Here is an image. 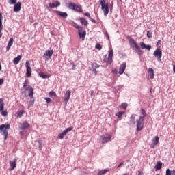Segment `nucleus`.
Here are the masks:
<instances>
[{"label": "nucleus", "mask_w": 175, "mask_h": 175, "mask_svg": "<svg viewBox=\"0 0 175 175\" xmlns=\"http://www.w3.org/2000/svg\"><path fill=\"white\" fill-rule=\"evenodd\" d=\"M44 100L46 101V103H51V98H50L45 97Z\"/></svg>", "instance_id": "nucleus-48"}, {"label": "nucleus", "mask_w": 175, "mask_h": 175, "mask_svg": "<svg viewBox=\"0 0 175 175\" xmlns=\"http://www.w3.org/2000/svg\"><path fill=\"white\" fill-rule=\"evenodd\" d=\"M25 91L27 92V96L30 98H32L33 96V88L31 87V85H29L26 89H25Z\"/></svg>", "instance_id": "nucleus-11"}, {"label": "nucleus", "mask_w": 175, "mask_h": 175, "mask_svg": "<svg viewBox=\"0 0 175 175\" xmlns=\"http://www.w3.org/2000/svg\"><path fill=\"white\" fill-rule=\"evenodd\" d=\"M100 5H101L104 16H107L109 14V3H106V0H102L100 2Z\"/></svg>", "instance_id": "nucleus-3"}, {"label": "nucleus", "mask_w": 175, "mask_h": 175, "mask_svg": "<svg viewBox=\"0 0 175 175\" xmlns=\"http://www.w3.org/2000/svg\"><path fill=\"white\" fill-rule=\"evenodd\" d=\"M68 8L71 9L72 10H75V12L83 13V9H81V7L75 3H68Z\"/></svg>", "instance_id": "nucleus-2"}, {"label": "nucleus", "mask_w": 175, "mask_h": 175, "mask_svg": "<svg viewBox=\"0 0 175 175\" xmlns=\"http://www.w3.org/2000/svg\"><path fill=\"white\" fill-rule=\"evenodd\" d=\"M113 8H114V0H112L111 4L109 5V9H110L111 12V10H113Z\"/></svg>", "instance_id": "nucleus-38"}, {"label": "nucleus", "mask_w": 175, "mask_h": 175, "mask_svg": "<svg viewBox=\"0 0 175 175\" xmlns=\"http://www.w3.org/2000/svg\"><path fill=\"white\" fill-rule=\"evenodd\" d=\"M124 111H119V112H118L117 113H116V117L120 118V117H121V116H122V114H124Z\"/></svg>", "instance_id": "nucleus-43"}, {"label": "nucleus", "mask_w": 175, "mask_h": 175, "mask_svg": "<svg viewBox=\"0 0 175 175\" xmlns=\"http://www.w3.org/2000/svg\"><path fill=\"white\" fill-rule=\"evenodd\" d=\"M17 3V0H9L8 1V3H10V5H14Z\"/></svg>", "instance_id": "nucleus-39"}, {"label": "nucleus", "mask_w": 175, "mask_h": 175, "mask_svg": "<svg viewBox=\"0 0 175 175\" xmlns=\"http://www.w3.org/2000/svg\"><path fill=\"white\" fill-rule=\"evenodd\" d=\"M3 17L2 16V12H0V38H2V31H3V25H2V20Z\"/></svg>", "instance_id": "nucleus-17"}, {"label": "nucleus", "mask_w": 175, "mask_h": 175, "mask_svg": "<svg viewBox=\"0 0 175 175\" xmlns=\"http://www.w3.org/2000/svg\"><path fill=\"white\" fill-rule=\"evenodd\" d=\"M56 14L59 16V17H62L63 18H66L68 17V13L66 12H62L61 11L56 10L55 11Z\"/></svg>", "instance_id": "nucleus-16"}, {"label": "nucleus", "mask_w": 175, "mask_h": 175, "mask_svg": "<svg viewBox=\"0 0 175 175\" xmlns=\"http://www.w3.org/2000/svg\"><path fill=\"white\" fill-rule=\"evenodd\" d=\"M29 128V124L27 122H23L21 126H20V129H28Z\"/></svg>", "instance_id": "nucleus-20"}, {"label": "nucleus", "mask_w": 175, "mask_h": 175, "mask_svg": "<svg viewBox=\"0 0 175 175\" xmlns=\"http://www.w3.org/2000/svg\"><path fill=\"white\" fill-rule=\"evenodd\" d=\"M145 49H146V50H151V45H146Z\"/></svg>", "instance_id": "nucleus-51"}, {"label": "nucleus", "mask_w": 175, "mask_h": 175, "mask_svg": "<svg viewBox=\"0 0 175 175\" xmlns=\"http://www.w3.org/2000/svg\"><path fill=\"white\" fill-rule=\"evenodd\" d=\"M150 92H152V90L150 89Z\"/></svg>", "instance_id": "nucleus-60"}, {"label": "nucleus", "mask_w": 175, "mask_h": 175, "mask_svg": "<svg viewBox=\"0 0 175 175\" xmlns=\"http://www.w3.org/2000/svg\"><path fill=\"white\" fill-rule=\"evenodd\" d=\"M135 120H136V115H132L130 117V124L135 125V124H136Z\"/></svg>", "instance_id": "nucleus-24"}, {"label": "nucleus", "mask_w": 175, "mask_h": 175, "mask_svg": "<svg viewBox=\"0 0 175 175\" xmlns=\"http://www.w3.org/2000/svg\"><path fill=\"white\" fill-rule=\"evenodd\" d=\"M42 139H38V147H39V148H42Z\"/></svg>", "instance_id": "nucleus-45"}, {"label": "nucleus", "mask_w": 175, "mask_h": 175, "mask_svg": "<svg viewBox=\"0 0 175 175\" xmlns=\"http://www.w3.org/2000/svg\"><path fill=\"white\" fill-rule=\"evenodd\" d=\"M153 55L155 56L157 59L161 62V58H162V51L159 48L154 51Z\"/></svg>", "instance_id": "nucleus-10"}, {"label": "nucleus", "mask_w": 175, "mask_h": 175, "mask_svg": "<svg viewBox=\"0 0 175 175\" xmlns=\"http://www.w3.org/2000/svg\"><path fill=\"white\" fill-rule=\"evenodd\" d=\"M21 10V2L18 1L14 6V12H18Z\"/></svg>", "instance_id": "nucleus-15"}, {"label": "nucleus", "mask_w": 175, "mask_h": 175, "mask_svg": "<svg viewBox=\"0 0 175 175\" xmlns=\"http://www.w3.org/2000/svg\"><path fill=\"white\" fill-rule=\"evenodd\" d=\"M147 37L149 38H152V32L151 31H147Z\"/></svg>", "instance_id": "nucleus-41"}, {"label": "nucleus", "mask_w": 175, "mask_h": 175, "mask_svg": "<svg viewBox=\"0 0 175 175\" xmlns=\"http://www.w3.org/2000/svg\"><path fill=\"white\" fill-rule=\"evenodd\" d=\"M95 47L97 50H102V45L99 43L96 44Z\"/></svg>", "instance_id": "nucleus-40"}, {"label": "nucleus", "mask_w": 175, "mask_h": 175, "mask_svg": "<svg viewBox=\"0 0 175 175\" xmlns=\"http://www.w3.org/2000/svg\"><path fill=\"white\" fill-rule=\"evenodd\" d=\"M138 175H143V172L142 171H138Z\"/></svg>", "instance_id": "nucleus-55"}, {"label": "nucleus", "mask_w": 175, "mask_h": 175, "mask_svg": "<svg viewBox=\"0 0 175 175\" xmlns=\"http://www.w3.org/2000/svg\"><path fill=\"white\" fill-rule=\"evenodd\" d=\"M29 81H28V80H25V82H24V83H23V88L25 89V90H26V88H28V86H29L28 84H29Z\"/></svg>", "instance_id": "nucleus-37"}, {"label": "nucleus", "mask_w": 175, "mask_h": 175, "mask_svg": "<svg viewBox=\"0 0 175 175\" xmlns=\"http://www.w3.org/2000/svg\"><path fill=\"white\" fill-rule=\"evenodd\" d=\"M109 172V170H102L98 172L97 175H105Z\"/></svg>", "instance_id": "nucleus-34"}, {"label": "nucleus", "mask_w": 175, "mask_h": 175, "mask_svg": "<svg viewBox=\"0 0 175 175\" xmlns=\"http://www.w3.org/2000/svg\"><path fill=\"white\" fill-rule=\"evenodd\" d=\"M122 107L126 109V107H128V104L126 103H122Z\"/></svg>", "instance_id": "nucleus-49"}, {"label": "nucleus", "mask_w": 175, "mask_h": 175, "mask_svg": "<svg viewBox=\"0 0 175 175\" xmlns=\"http://www.w3.org/2000/svg\"><path fill=\"white\" fill-rule=\"evenodd\" d=\"M114 54V52L113 51V49H111L109 53V55H108V64H111V62H113V55Z\"/></svg>", "instance_id": "nucleus-18"}, {"label": "nucleus", "mask_w": 175, "mask_h": 175, "mask_svg": "<svg viewBox=\"0 0 175 175\" xmlns=\"http://www.w3.org/2000/svg\"><path fill=\"white\" fill-rule=\"evenodd\" d=\"M161 40H159L157 42V44H156V46H161Z\"/></svg>", "instance_id": "nucleus-53"}, {"label": "nucleus", "mask_w": 175, "mask_h": 175, "mask_svg": "<svg viewBox=\"0 0 175 175\" xmlns=\"http://www.w3.org/2000/svg\"><path fill=\"white\" fill-rule=\"evenodd\" d=\"M24 113H25V111H24V110H19L16 113V118H21L23 117V116H24Z\"/></svg>", "instance_id": "nucleus-23"}, {"label": "nucleus", "mask_w": 175, "mask_h": 175, "mask_svg": "<svg viewBox=\"0 0 175 175\" xmlns=\"http://www.w3.org/2000/svg\"><path fill=\"white\" fill-rule=\"evenodd\" d=\"M12 46H13V38H11L8 42V45L6 47L7 51H9L10 50V47H12Z\"/></svg>", "instance_id": "nucleus-22"}, {"label": "nucleus", "mask_w": 175, "mask_h": 175, "mask_svg": "<svg viewBox=\"0 0 175 175\" xmlns=\"http://www.w3.org/2000/svg\"><path fill=\"white\" fill-rule=\"evenodd\" d=\"M70 95H72V92L70 90H66V93L64 94V102L65 103H68L69 99H70Z\"/></svg>", "instance_id": "nucleus-12"}, {"label": "nucleus", "mask_w": 175, "mask_h": 175, "mask_svg": "<svg viewBox=\"0 0 175 175\" xmlns=\"http://www.w3.org/2000/svg\"><path fill=\"white\" fill-rule=\"evenodd\" d=\"M111 139V135L105 134L100 136V142L101 143H107V142H110Z\"/></svg>", "instance_id": "nucleus-9"}, {"label": "nucleus", "mask_w": 175, "mask_h": 175, "mask_svg": "<svg viewBox=\"0 0 175 175\" xmlns=\"http://www.w3.org/2000/svg\"><path fill=\"white\" fill-rule=\"evenodd\" d=\"M78 32L80 39L84 40L85 39V35H87V32L85 31H79Z\"/></svg>", "instance_id": "nucleus-21"}, {"label": "nucleus", "mask_w": 175, "mask_h": 175, "mask_svg": "<svg viewBox=\"0 0 175 175\" xmlns=\"http://www.w3.org/2000/svg\"><path fill=\"white\" fill-rule=\"evenodd\" d=\"M91 95H94V90L91 92Z\"/></svg>", "instance_id": "nucleus-59"}, {"label": "nucleus", "mask_w": 175, "mask_h": 175, "mask_svg": "<svg viewBox=\"0 0 175 175\" xmlns=\"http://www.w3.org/2000/svg\"><path fill=\"white\" fill-rule=\"evenodd\" d=\"M148 73L149 75L150 79H154V69H152V68H148Z\"/></svg>", "instance_id": "nucleus-25"}, {"label": "nucleus", "mask_w": 175, "mask_h": 175, "mask_svg": "<svg viewBox=\"0 0 175 175\" xmlns=\"http://www.w3.org/2000/svg\"><path fill=\"white\" fill-rule=\"evenodd\" d=\"M39 76L42 77V79H49V77H50V75H45L43 72H40Z\"/></svg>", "instance_id": "nucleus-30"}, {"label": "nucleus", "mask_w": 175, "mask_h": 175, "mask_svg": "<svg viewBox=\"0 0 175 175\" xmlns=\"http://www.w3.org/2000/svg\"><path fill=\"white\" fill-rule=\"evenodd\" d=\"M49 8H55V3H49Z\"/></svg>", "instance_id": "nucleus-46"}, {"label": "nucleus", "mask_w": 175, "mask_h": 175, "mask_svg": "<svg viewBox=\"0 0 175 175\" xmlns=\"http://www.w3.org/2000/svg\"><path fill=\"white\" fill-rule=\"evenodd\" d=\"M49 96H57V93L54 91H51L49 92Z\"/></svg>", "instance_id": "nucleus-42"}, {"label": "nucleus", "mask_w": 175, "mask_h": 175, "mask_svg": "<svg viewBox=\"0 0 175 175\" xmlns=\"http://www.w3.org/2000/svg\"><path fill=\"white\" fill-rule=\"evenodd\" d=\"M120 2H122V0H120Z\"/></svg>", "instance_id": "nucleus-61"}, {"label": "nucleus", "mask_w": 175, "mask_h": 175, "mask_svg": "<svg viewBox=\"0 0 175 175\" xmlns=\"http://www.w3.org/2000/svg\"><path fill=\"white\" fill-rule=\"evenodd\" d=\"M122 165H124V162L120 163L118 165V167H121V166H122Z\"/></svg>", "instance_id": "nucleus-54"}, {"label": "nucleus", "mask_w": 175, "mask_h": 175, "mask_svg": "<svg viewBox=\"0 0 175 175\" xmlns=\"http://www.w3.org/2000/svg\"><path fill=\"white\" fill-rule=\"evenodd\" d=\"M9 129H10V124H1L0 126V133L4 136V140L6 141L8 139V135L9 133Z\"/></svg>", "instance_id": "nucleus-1"}, {"label": "nucleus", "mask_w": 175, "mask_h": 175, "mask_svg": "<svg viewBox=\"0 0 175 175\" xmlns=\"http://www.w3.org/2000/svg\"><path fill=\"white\" fill-rule=\"evenodd\" d=\"M25 66H26V77H31V76H32V68H31V64H29V61H26Z\"/></svg>", "instance_id": "nucleus-6"}, {"label": "nucleus", "mask_w": 175, "mask_h": 175, "mask_svg": "<svg viewBox=\"0 0 175 175\" xmlns=\"http://www.w3.org/2000/svg\"><path fill=\"white\" fill-rule=\"evenodd\" d=\"M5 109V103H3V98H0V113L3 117L8 116V111L3 110Z\"/></svg>", "instance_id": "nucleus-4"}, {"label": "nucleus", "mask_w": 175, "mask_h": 175, "mask_svg": "<svg viewBox=\"0 0 175 175\" xmlns=\"http://www.w3.org/2000/svg\"><path fill=\"white\" fill-rule=\"evenodd\" d=\"M54 54V51L53 50H46L45 53H44L43 58L45 59V61H49Z\"/></svg>", "instance_id": "nucleus-7"}, {"label": "nucleus", "mask_w": 175, "mask_h": 175, "mask_svg": "<svg viewBox=\"0 0 175 175\" xmlns=\"http://www.w3.org/2000/svg\"><path fill=\"white\" fill-rule=\"evenodd\" d=\"M106 36L108 40L110 39V37L109 36V33H106Z\"/></svg>", "instance_id": "nucleus-56"}, {"label": "nucleus", "mask_w": 175, "mask_h": 175, "mask_svg": "<svg viewBox=\"0 0 175 175\" xmlns=\"http://www.w3.org/2000/svg\"><path fill=\"white\" fill-rule=\"evenodd\" d=\"M21 58H23V55H18L16 57H15L14 59H13V64L14 65H17L19 64L20 61H21Z\"/></svg>", "instance_id": "nucleus-19"}, {"label": "nucleus", "mask_w": 175, "mask_h": 175, "mask_svg": "<svg viewBox=\"0 0 175 175\" xmlns=\"http://www.w3.org/2000/svg\"><path fill=\"white\" fill-rule=\"evenodd\" d=\"M10 167H11L10 170H13L17 166V165L16 164V160H14V161L10 162Z\"/></svg>", "instance_id": "nucleus-31"}, {"label": "nucleus", "mask_w": 175, "mask_h": 175, "mask_svg": "<svg viewBox=\"0 0 175 175\" xmlns=\"http://www.w3.org/2000/svg\"><path fill=\"white\" fill-rule=\"evenodd\" d=\"M84 16H86V17H88V18H90V20H91L92 23H94V24H96V21L93 19L92 18H91L90 13H88V12L84 13Z\"/></svg>", "instance_id": "nucleus-27"}, {"label": "nucleus", "mask_w": 175, "mask_h": 175, "mask_svg": "<svg viewBox=\"0 0 175 175\" xmlns=\"http://www.w3.org/2000/svg\"><path fill=\"white\" fill-rule=\"evenodd\" d=\"M3 83H4L3 79H0V85H2Z\"/></svg>", "instance_id": "nucleus-52"}, {"label": "nucleus", "mask_w": 175, "mask_h": 175, "mask_svg": "<svg viewBox=\"0 0 175 175\" xmlns=\"http://www.w3.org/2000/svg\"><path fill=\"white\" fill-rule=\"evenodd\" d=\"M156 170H161L162 169V162L158 161L154 167Z\"/></svg>", "instance_id": "nucleus-26"}, {"label": "nucleus", "mask_w": 175, "mask_h": 175, "mask_svg": "<svg viewBox=\"0 0 175 175\" xmlns=\"http://www.w3.org/2000/svg\"><path fill=\"white\" fill-rule=\"evenodd\" d=\"M20 134H21V135H23V134H24V131H21V132H20Z\"/></svg>", "instance_id": "nucleus-58"}, {"label": "nucleus", "mask_w": 175, "mask_h": 175, "mask_svg": "<svg viewBox=\"0 0 175 175\" xmlns=\"http://www.w3.org/2000/svg\"><path fill=\"white\" fill-rule=\"evenodd\" d=\"M152 144H151V148H154L158 143H159V137L155 136L152 139Z\"/></svg>", "instance_id": "nucleus-14"}, {"label": "nucleus", "mask_w": 175, "mask_h": 175, "mask_svg": "<svg viewBox=\"0 0 175 175\" xmlns=\"http://www.w3.org/2000/svg\"><path fill=\"white\" fill-rule=\"evenodd\" d=\"M136 53H137L139 55H142L143 54V51H142V49H140V47L137 45H136Z\"/></svg>", "instance_id": "nucleus-32"}, {"label": "nucleus", "mask_w": 175, "mask_h": 175, "mask_svg": "<svg viewBox=\"0 0 175 175\" xmlns=\"http://www.w3.org/2000/svg\"><path fill=\"white\" fill-rule=\"evenodd\" d=\"M75 27L77 29H78V32H79V31H83V27L79 26L78 25H75Z\"/></svg>", "instance_id": "nucleus-44"}, {"label": "nucleus", "mask_w": 175, "mask_h": 175, "mask_svg": "<svg viewBox=\"0 0 175 175\" xmlns=\"http://www.w3.org/2000/svg\"><path fill=\"white\" fill-rule=\"evenodd\" d=\"M131 44L133 45V47H135V49H136V46H139L137 44V43H136V42H135V40H131V42H130Z\"/></svg>", "instance_id": "nucleus-36"}, {"label": "nucleus", "mask_w": 175, "mask_h": 175, "mask_svg": "<svg viewBox=\"0 0 175 175\" xmlns=\"http://www.w3.org/2000/svg\"><path fill=\"white\" fill-rule=\"evenodd\" d=\"M141 114L142 116H139V117H143V118H144V117L147 116V113H146V110H144V109L143 108H141Z\"/></svg>", "instance_id": "nucleus-35"}, {"label": "nucleus", "mask_w": 175, "mask_h": 175, "mask_svg": "<svg viewBox=\"0 0 175 175\" xmlns=\"http://www.w3.org/2000/svg\"><path fill=\"white\" fill-rule=\"evenodd\" d=\"M125 69H126V62H124L121 64L119 68V75H122L125 72Z\"/></svg>", "instance_id": "nucleus-13"}, {"label": "nucleus", "mask_w": 175, "mask_h": 175, "mask_svg": "<svg viewBox=\"0 0 175 175\" xmlns=\"http://www.w3.org/2000/svg\"><path fill=\"white\" fill-rule=\"evenodd\" d=\"M144 126V118H143V117H139V118L137 120V131H142Z\"/></svg>", "instance_id": "nucleus-5"}, {"label": "nucleus", "mask_w": 175, "mask_h": 175, "mask_svg": "<svg viewBox=\"0 0 175 175\" xmlns=\"http://www.w3.org/2000/svg\"><path fill=\"white\" fill-rule=\"evenodd\" d=\"M33 103H35V98H33V96L30 97V101H29L28 107H31V106H33Z\"/></svg>", "instance_id": "nucleus-33"}, {"label": "nucleus", "mask_w": 175, "mask_h": 175, "mask_svg": "<svg viewBox=\"0 0 175 175\" xmlns=\"http://www.w3.org/2000/svg\"><path fill=\"white\" fill-rule=\"evenodd\" d=\"M55 7L56 8H58V6H60L61 5V3L59 1H55Z\"/></svg>", "instance_id": "nucleus-50"}, {"label": "nucleus", "mask_w": 175, "mask_h": 175, "mask_svg": "<svg viewBox=\"0 0 175 175\" xmlns=\"http://www.w3.org/2000/svg\"><path fill=\"white\" fill-rule=\"evenodd\" d=\"M80 21L83 25H85V27H87L88 25V22L86 21L84 18H80Z\"/></svg>", "instance_id": "nucleus-29"}, {"label": "nucleus", "mask_w": 175, "mask_h": 175, "mask_svg": "<svg viewBox=\"0 0 175 175\" xmlns=\"http://www.w3.org/2000/svg\"><path fill=\"white\" fill-rule=\"evenodd\" d=\"M71 131H73V129L72 127H68L67 129H66L64 131H63L62 133H61L60 134H59V139H60L61 140H62V139H64V137H65V136H66V135L68 134V132H70Z\"/></svg>", "instance_id": "nucleus-8"}, {"label": "nucleus", "mask_w": 175, "mask_h": 175, "mask_svg": "<svg viewBox=\"0 0 175 175\" xmlns=\"http://www.w3.org/2000/svg\"><path fill=\"white\" fill-rule=\"evenodd\" d=\"M140 47L141 49H146V44L144 42H140Z\"/></svg>", "instance_id": "nucleus-47"}, {"label": "nucleus", "mask_w": 175, "mask_h": 175, "mask_svg": "<svg viewBox=\"0 0 175 175\" xmlns=\"http://www.w3.org/2000/svg\"><path fill=\"white\" fill-rule=\"evenodd\" d=\"M165 175H175V170H170V169H167L165 172Z\"/></svg>", "instance_id": "nucleus-28"}, {"label": "nucleus", "mask_w": 175, "mask_h": 175, "mask_svg": "<svg viewBox=\"0 0 175 175\" xmlns=\"http://www.w3.org/2000/svg\"><path fill=\"white\" fill-rule=\"evenodd\" d=\"M93 72L95 73V75H96V73H98V72L96 71V69H95V68L93 69Z\"/></svg>", "instance_id": "nucleus-57"}]
</instances>
